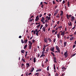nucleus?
Returning <instances> with one entry per match:
<instances>
[{
    "mask_svg": "<svg viewBox=\"0 0 76 76\" xmlns=\"http://www.w3.org/2000/svg\"><path fill=\"white\" fill-rule=\"evenodd\" d=\"M51 14H48V16H49V17H48V16H47L46 17V18L47 19H48V20H50V19H51V17H50L51 16Z\"/></svg>",
    "mask_w": 76,
    "mask_h": 76,
    "instance_id": "obj_1",
    "label": "nucleus"
},
{
    "mask_svg": "<svg viewBox=\"0 0 76 76\" xmlns=\"http://www.w3.org/2000/svg\"><path fill=\"white\" fill-rule=\"evenodd\" d=\"M55 47L56 48V49L57 51H58V53H60V48H59V47H58V46H57V45H56L55 46Z\"/></svg>",
    "mask_w": 76,
    "mask_h": 76,
    "instance_id": "obj_2",
    "label": "nucleus"
},
{
    "mask_svg": "<svg viewBox=\"0 0 76 76\" xmlns=\"http://www.w3.org/2000/svg\"><path fill=\"white\" fill-rule=\"evenodd\" d=\"M72 16V15H69L68 14H66V18L68 19H69V18H71Z\"/></svg>",
    "mask_w": 76,
    "mask_h": 76,
    "instance_id": "obj_3",
    "label": "nucleus"
},
{
    "mask_svg": "<svg viewBox=\"0 0 76 76\" xmlns=\"http://www.w3.org/2000/svg\"><path fill=\"white\" fill-rule=\"evenodd\" d=\"M54 49H55L54 47H53L52 48H50V51H52L53 53H54Z\"/></svg>",
    "mask_w": 76,
    "mask_h": 76,
    "instance_id": "obj_4",
    "label": "nucleus"
},
{
    "mask_svg": "<svg viewBox=\"0 0 76 76\" xmlns=\"http://www.w3.org/2000/svg\"><path fill=\"white\" fill-rule=\"evenodd\" d=\"M39 15H38L36 17L35 21H38L39 20Z\"/></svg>",
    "mask_w": 76,
    "mask_h": 76,
    "instance_id": "obj_5",
    "label": "nucleus"
},
{
    "mask_svg": "<svg viewBox=\"0 0 76 76\" xmlns=\"http://www.w3.org/2000/svg\"><path fill=\"white\" fill-rule=\"evenodd\" d=\"M64 55L65 56V58H66L67 57V56H68V53H67V52H65L64 53Z\"/></svg>",
    "mask_w": 76,
    "mask_h": 76,
    "instance_id": "obj_6",
    "label": "nucleus"
},
{
    "mask_svg": "<svg viewBox=\"0 0 76 76\" xmlns=\"http://www.w3.org/2000/svg\"><path fill=\"white\" fill-rule=\"evenodd\" d=\"M53 61L54 62V63H57V61H56V60H57V59L56 57H53Z\"/></svg>",
    "mask_w": 76,
    "mask_h": 76,
    "instance_id": "obj_7",
    "label": "nucleus"
},
{
    "mask_svg": "<svg viewBox=\"0 0 76 76\" xmlns=\"http://www.w3.org/2000/svg\"><path fill=\"white\" fill-rule=\"evenodd\" d=\"M48 40L49 43L52 42V40L50 39V38H48Z\"/></svg>",
    "mask_w": 76,
    "mask_h": 76,
    "instance_id": "obj_8",
    "label": "nucleus"
},
{
    "mask_svg": "<svg viewBox=\"0 0 76 76\" xmlns=\"http://www.w3.org/2000/svg\"><path fill=\"white\" fill-rule=\"evenodd\" d=\"M46 28V27H43L42 28V31H44V32H45Z\"/></svg>",
    "mask_w": 76,
    "mask_h": 76,
    "instance_id": "obj_9",
    "label": "nucleus"
},
{
    "mask_svg": "<svg viewBox=\"0 0 76 76\" xmlns=\"http://www.w3.org/2000/svg\"><path fill=\"white\" fill-rule=\"evenodd\" d=\"M45 20V18L44 17H42V19L41 20V22L44 21Z\"/></svg>",
    "mask_w": 76,
    "mask_h": 76,
    "instance_id": "obj_10",
    "label": "nucleus"
},
{
    "mask_svg": "<svg viewBox=\"0 0 76 76\" xmlns=\"http://www.w3.org/2000/svg\"><path fill=\"white\" fill-rule=\"evenodd\" d=\"M25 52V51L23 50L21 51V53L23 54H24Z\"/></svg>",
    "mask_w": 76,
    "mask_h": 76,
    "instance_id": "obj_11",
    "label": "nucleus"
},
{
    "mask_svg": "<svg viewBox=\"0 0 76 76\" xmlns=\"http://www.w3.org/2000/svg\"><path fill=\"white\" fill-rule=\"evenodd\" d=\"M64 47H65L66 46V45H67V42H64Z\"/></svg>",
    "mask_w": 76,
    "mask_h": 76,
    "instance_id": "obj_12",
    "label": "nucleus"
},
{
    "mask_svg": "<svg viewBox=\"0 0 76 76\" xmlns=\"http://www.w3.org/2000/svg\"><path fill=\"white\" fill-rule=\"evenodd\" d=\"M41 70H42L40 69H37V70H36V72H41Z\"/></svg>",
    "mask_w": 76,
    "mask_h": 76,
    "instance_id": "obj_13",
    "label": "nucleus"
},
{
    "mask_svg": "<svg viewBox=\"0 0 76 76\" xmlns=\"http://www.w3.org/2000/svg\"><path fill=\"white\" fill-rule=\"evenodd\" d=\"M28 43H29V44H30L29 45H32V42H31V41H29Z\"/></svg>",
    "mask_w": 76,
    "mask_h": 76,
    "instance_id": "obj_14",
    "label": "nucleus"
},
{
    "mask_svg": "<svg viewBox=\"0 0 76 76\" xmlns=\"http://www.w3.org/2000/svg\"><path fill=\"white\" fill-rule=\"evenodd\" d=\"M44 41H45V43H47L48 42V40L47 39V38L44 39Z\"/></svg>",
    "mask_w": 76,
    "mask_h": 76,
    "instance_id": "obj_15",
    "label": "nucleus"
},
{
    "mask_svg": "<svg viewBox=\"0 0 76 76\" xmlns=\"http://www.w3.org/2000/svg\"><path fill=\"white\" fill-rule=\"evenodd\" d=\"M69 23H68L69 26H72V23H71V22L70 21H69Z\"/></svg>",
    "mask_w": 76,
    "mask_h": 76,
    "instance_id": "obj_16",
    "label": "nucleus"
},
{
    "mask_svg": "<svg viewBox=\"0 0 76 76\" xmlns=\"http://www.w3.org/2000/svg\"><path fill=\"white\" fill-rule=\"evenodd\" d=\"M40 30H39V31H38V29H37L35 30V31L36 32H39V31H40Z\"/></svg>",
    "mask_w": 76,
    "mask_h": 76,
    "instance_id": "obj_17",
    "label": "nucleus"
},
{
    "mask_svg": "<svg viewBox=\"0 0 76 76\" xmlns=\"http://www.w3.org/2000/svg\"><path fill=\"white\" fill-rule=\"evenodd\" d=\"M27 42H28V39L24 40V42L25 44H26V43H27Z\"/></svg>",
    "mask_w": 76,
    "mask_h": 76,
    "instance_id": "obj_18",
    "label": "nucleus"
},
{
    "mask_svg": "<svg viewBox=\"0 0 76 76\" xmlns=\"http://www.w3.org/2000/svg\"><path fill=\"white\" fill-rule=\"evenodd\" d=\"M44 56H45V55L44 54H42L40 56V58H41V57H44Z\"/></svg>",
    "mask_w": 76,
    "mask_h": 76,
    "instance_id": "obj_19",
    "label": "nucleus"
},
{
    "mask_svg": "<svg viewBox=\"0 0 76 76\" xmlns=\"http://www.w3.org/2000/svg\"><path fill=\"white\" fill-rule=\"evenodd\" d=\"M61 13L60 14V16H62L63 15V11H61Z\"/></svg>",
    "mask_w": 76,
    "mask_h": 76,
    "instance_id": "obj_20",
    "label": "nucleus"
},
{
    "mask_svg": "<svg viewBox=\"0 0 76 76\" xmlns=\"http://www.w3.org/2000/svg\"><path fill=\"white\" fill-rule=\"evenodd\" d=\"M34 70V67H32L31 70V72H33Z\"/></svg>",
    "mask_w": 76,
    "mask_h": 76,
    "instance_id": "obj_21",
    "label": "nucleus"
},
{
    "mask_svg": "<svg viewBox=\"0 0 76 76\" xmlns=\"http://www.w3.org/2000/svg\"><path fill=\"white\" fill-rule=\"evenodd\" d=\"M28 46V45H26L24 47V49H26V47H27Z\"/></svg>",
    "mask_w": 76,
    "mask_h": 76,
    "instance_id": "obj_22",
    "label": "nucleus"
},
{
    "mask_svg": "<svg viewBox=\"0 0 76 76\" xmlns=\"http://www.w3.org/2000/svg\"><path fill=\"white\" fill-rule=\"evenodd\" d=\"M68 4H67V5L68 7H70V2L69 1H68L67 2Z\"/></svg>",
    "mask_w": 76,
    "mask_h": 76,
    "instance_id": "obj_23",
    "label": "nucleus"
},
{
    "mask_svg": "<svg viewBox=\"0 0 76 76\" xmlns=\"http://www.w3.org/2000/svg\"><path fill=\"white\" fill-rule=\"evenodd\" d=\"M34 62L35 63L36 62V58L34 57Z\"/></svg>",
    "mask_w": 76,
    "mask_h": 76,
    "instance_id": "obj_24",
    "label": "nucleus"
},
{
    "mask_svg": "<svg viewBox=\"0 0 76 76\" xmlns=\"http://www.w3.org/2000/svg\"><path fill=\"white\" fill-rule=\"evenodd\" d=\"M51 54L52 55H53V57H55V55H54V53H53V52H51Z\"/></svg>",
    "mask_w": 76,
    "mask_h": 76,
    "instance_id": "obj_25",
    "label": "nucleus"
},
{
    "mask_svg": "<svg viewBox=\"0 0 76 76\" xmlns=\"http://www.w3.org/2000/svg\"><path fill=\"white\" fill-rule=\"evenodd\" d=\"M61 35H63V36H64V33L63 32H62L61 33Z\"/></svg>",
    "mask_w": 76,
    "mask_h": 76,
    "instance_id": "obj_26",
    "label": "nucleus"
},
{
    "mask_svg": "<svg viewBox=\"0 0 76 76\" xmlns=\"http://www.w3.org/2000/svg\"><path fill=\"white\" fill-rule=\"evenodd\" d=\"M60 36H61L60 35H59L58 34H57V35L58 38H60Z\"/></svg>",
    "mask_w": 76,
    "mask_h": 76,
    "instance_id": "obj_27",
    "label": "nucleus"
},
{
    "mask_svg": "<svg viewBox=\"0 0 76 76\" xmlns=\"http://www.w3.org/2000/svg\"><path fill=\"white\" fill-rule=\"evenodd\" d=\"M72 19H73L74 20H75V18L74 16H72L71 17Z\"/></svg>",
    "mask_w": 76,
    "mask_h": 76,
    "instance_id": "obj_28",
    "label": "nucleus"
},
{
    "mask_svg": "<svg viewBox=\"0 0 76 76\" xmlns=\"http://www.w3.org/2000/svg\"><path fill=\"white\" fill-rule=\"evenodd\" d=\"M49 68H50V66H48L47 68V70L48 71H49Z\"/></svg>",
    "mask_w": 76,
    "mask_h": 76,
    "instance_id": "obj_29",
    "label": "nucleus"
},
{
    "mask_svg": "<svg viewBox=\"0 0 76 76\" xmlns=\"http://www.w3.org/2000/svg\"><path fill=\"white\" fill-rule=\"evenodd\" d=\"M41 23V22H39L38 23H36L35 24H36V25H39V24H40Z\"/></svg>",
    "mask_w": 76,
    "mask_h": 76,
    "instance_id": "obj_30",
    "label": "nucleus"
},
{
    "mask_svg": "<svg viewBox=\"0 0 76 76\" xmlns=\"http://www.w3.org/2000/svg\"><path fill=\"white\" fill-rule=\"evenodd\" d=\"M48 20H47V19L45 20V23H47V22H48Z\"/></svg>",
    "mask_w": 76,
    "mask_h": 76,
    "instance_id": "obj_31",
    "label": "nucleus"
},
{
    "mask_svg": "<svg viewBox=\"0 0 76 76\" xmlns=\"http://www.w3.org/2000/svg\"><path fill=\"white\" fill-rule=\"evenodd\" d=\"M58 9H57L56 10V12H55V13H58Z\"/></svg>",
    "mask_w": 76,
    "mask_h": 76,
    "instance_id": "obj_32",
    "label": "nucleus"
},
{
    "mask_svg": "<svg viewBox=\"0 0 76 76\" xmlns=\"http://www.w3.org/2000/svg\"><path fill=\"white\" fill-rule=\"evenodd\" d=\"M74 38V37H72V38H71L70 39V41H72V39H73Z\"/></svg>",
    "mask_w": 76,
    "mask_h": 76,
    "instance_id": "obj_33",
    "label": "nucleus"
},
{
    "mask_svg": "<svg viewBox=\"0 0 76 76\" xmlns=\"http://www.w3.org/2000/svg\"><path fill=\"white\" fill-rule=\"evenodd\" d=\"M29 50H31V47H32V45H29Z\"/></svg>",
    "mask_w": 76,
    "mask_h": 76,
    "instance_id": "obj_34",
    "label": "nucleus"
},
{
    "mask_svg": "<svg viewBox=\"0 0 76 76\" xmlns=\"http://www.w3.org/2000/svg\"><path fill=\"white\" fill-rule=\"evenodd\" d=\"M42 14H40L39 15V18H41L42 17Z\"/></svg>",
    "mask_w": 76,
    "mask_h": 76,
    "instance_id": "obj_35",
    "label": "nucleus"
},
{
    "mask_svg": "<svg viewBox=\"0 0 76 76\" xmlns=\"http://www.w3.org/2000/svg\"><path fill=\"white\" fill-rule=\"evenodd\" d=\"M40 25H41V24L38 25V26H37V28H39V26H40Z\"/></svg>",
    "mask_w": 76,
    "mask_h": 76,
    "instance_id": "obj_36",
    "label": "nucleus"
},
{
    "mask_svg": "<svg viewBox=\"0 0 76 76\" xmlns=\"http://www.w3.org/2000/svg\"><path fill=\"white\" fill-rule=\"evenodd\" d=\"M21 41L22 44H23L24 43V42L23 41V39H21Z\"/></svg>",
    "mask_w": 76,
    "mask_h": 76,
    "instance_id": "obj_37",
    "label": "nucleus"
},
{
    "mask_svg": "<svg viewBox=\"0 0 76 76\" xmlns=\"http://www.w3.org/2000/svg\"><path fill=\"white\" fill-rule=\"evenodd\" d=\"M59 41L60 42V43L61 44H62V40L61 39Z\"/></svg>",
    "mask_w": 76,
    "mask_h": 76,
    "instance_id": "obj_38",
    "label": "nucleus"
},
{
    "mask_svg": "<svg viewBox=\"0 0 76 76\" xmlns=\"http://www.w3.org/2000/svg\"><path fill=\"white\" fill-rule=\"evenodd\" d=\"M33 20L34 19L29 20V22H32V20Z\"/></svg>",
    "mask_w": 76,
    "mask_h": 76,
    "instance_id": "obj_39",
    "label": "nucleus"
},
{
    "mask_svg": "<svg viewBox=\"0 0 76 76\" xmlns=\"http://www.w3.org/2000/svg\"><path fill=\"white\" fill-rule=\"evenodd\" d=\"M39 74V73L37 72L35 74V75H38Z\"/></svg>",
    "mask_w": 76,
    "mask_h": 76,
    "instance_id": "obj_40",
    "label": "nucleus"
},
{
    "mask_svg": "<svg viewBox=\"0 0 76 76\" xmlns=\"http://www.w3.org/2000/svg\"><path fill=\"white\" fill-rule=\"evenodd\" d=\"M75 28H76V25H75L74 26V27H73V28H72V30H73L75 29Z\"/></svg>",
    "mask_w": 76,
    "mask_h": 76,
    "instance_id": "obj_41",
    "label": "nucleus"
},
{
    "mask_svg": "<svg viewBox=\"0 0 76 76\" xmlns=\"http://www.w3.org/2000/svg\"><path fill=\"white\" fill-rule=\"evenodd\" d=\"M49 50V48H48L46 50V52H48V51Z\"/></svg>",
    "mask_w": 76,
    "mask_h": 76,
    "instance_id": "obj_42",
    "label": "nucleus"
},
{
    "mask_svg": "<svg viewBox=\"0 0 76 76\" xmlns=\"http://www.w3.org/2000/svg\"><path fill=\"white\" fill-rule=\"evenodd\" d=\"M76 55V54L75 53L74 54H73L71 56V57H73V56H75Z\"/></svg>",
    "mask_w": 76,
    "mask_h": 76,
    "instance_id": "obj_43",
    "label": "nucleus"
},
{
    "mask_svg": "<svg viewBox=\"0 0 76 76\" xmlns=\"http://www.w3.org/2000/svg\"><path fill=\"white\" fill-rule=\"evenodd\" d=\"M29 64L28 63H27L26 65V66H29V67L30 66H29Z\"/></svg>",
    "mask_w": 76,
    "mask_h": 76,
    "instance_id": "obj_44",
    "label": "nucleus"
},
{
    "mask_svg": "<svg viewBox=\"0 0 76 76\" xmlns=\"http://www.w3.org/2000/svg\"><path fill=\"white\" fill-rule=\"evenodd\" d=\"M42 27H43V25H42L40 27V29H42Z\"/></svg>",
    "mask_w": 76,
    "mask_h": 76,
    "instance_id": "obj_45",
    "label": "nucleus"
},
{
    "mask_svg": "<svg viewBox=\"0 0 76 76\" xmlns=\"http://www.w3.org/2000/svg\"><path fill=\"white\" fill-rule=\"evenodd\" d=\"M45 28L47 27H48V25H47V23H46L45 25Z\"/></svg>",
    "mask_w": 76,
    "mask_h": 76,
    "instance_id": "obj_46",
    "label": "nucleus"
},
{
    "mask_svg": "<svg viewBox=\"0 0 76 76\" xmlns=\"http://www.w3.org/2000/svg\"><path fill=\"white\" fill-rule=\"evenodd\" d=\"M38 33H39V32L36 33V34L37 36H38Z\"/></svg>",
    "mask_w": 76,
    "mask_h": 76,
    "instance_id": "obj_47",
    "label": "nucleus"
},
{
    "mask_svg": "<svg viewBox=\"0 0 76 76\" xmlns=\"http://www.w3.org/2000/svg\"><path fill=\"white\" fill-rule=\"evenodd\" d=\"M58 28L59 29H60V28H62V26H58Z\"/></svg>",
    "mask_w": 76,
    "mask_h": 76,
    "instance_id": "obj_48",
    "label": "nucleus"
},
{
    "mask_svg": "<svg viewBox=\"0 0 76 76\" xmlns=\"http://www.w3.org/2000/svg\"><path fill=\"white\" fill-rule=\"evenodd\" d=\"M56 39H54L53 40V42H56Z\"/></svg>",
    "mask_w": 76,
    "mask_h": 76,
    "instance_id": "obj_49",
    "label": "nucleus"
},
{
    "mask_svg": "<svg viewBox=\"0 0 76 76\" xmlns=\"http://www.w3.org/2000/svg\"><path fill=\"white\" fill-rule=\"evenodd\" d=\"M53 4H56V3H55V1H53Z\"/></svg>",
    "mask_w": 76,
    "mask_h": 76,
    "instance_id": "obj_50",
    "label": "nucleus"
},
{
    "mask_svg": "<svg viewBox=\"0 0 76 76\" xmlns=\"http://www.w3.org/2000/svg\"><path fill=\"white\" fill-rule=\"evenodd\" d=\"M22 61H23V62H25V60H24V59H23V58L22 59Z\"/></svg>",
    "mask_w": 76,
    "mask_h": 76,
    "instance_id": "obj_51",
    "label": "nucleus"
},
{
    "mask_svg": "<svg viewBox=\"0 0 76 76\" xmlns=\"http://www.w3.org/2000/svg\"><path fill=\"white\" fill-rule=\"evenodd\" d=\"M54 70H56V66H55V64L54 65Z\"/></svg>",
    "mask_w": 76,
    "mask_h": 76,
    "instance_id": "obj_52",
    "label": "nucleus"
},
{
    "mask_svg": "<svg viewBox=\"0 0 76 76\" xmlns=\"http://www.w3.org/2000/svg\"><path fill=\"white\" fill-rule=\"evenodd\" d=\"M44 52H45V51H42V54H44V53H45Z\"/></svg>",
    "mask_w": 76,
    "mask_h": 76,
    "instance_id": "obj_53",
    "label": "nucleus"
},
{
    "mask_svg": "<svg viewBox=\"0 0 76 76\" xmlns=\"http://www.w3.org/2000/svg\"><path fill=\"white\" fill-rule=\"evenodd\" d=\"M57 13H56V12L54 14V16H56V15H57Z\"/></svg>",
    "mask_w": 76,
    "mask_h": 76,
    "instance_id": "obj_54",
    "label": "nucleus"
},
{
    "mask_svg": "<svg viewBox=\"0 0 76 76\" xmlns=\"http://www.w3.org/2000/svg\"><path fill=\"white\" fill-rule=\"evenodd\" d=\"M76 47V45H74L72 46L73 48H75Z\"/></svg>",
    "mask_w": 76,
    "mask_h": 76,
    "instance_id": "obj_55",
    "label": "nucleus"
},
{
    "mask_svg": "<svg viewBox=\"0 0 76 76\" xmlns=\"http://www.w3.org/2000/svg\"><path fill=\"white\" fill-rule=\"evenodd\" d=\"M21 66H23V67H25V65H24V64H21Z\"/></svg>",
    "mask_w": 76,
    "mask_h": 76,
    "instance_id": "obj_56",
    "label": "nucleus"
},
{
    "mask_svg": "<svg viewBox=\"0 0 76 76\" xmlns=\"http://www.w3.org/2000/svg\"><path fill=\"white\" fill-rule=\"evenodd\" d=\"M52 33H53V32H56V31L54 30H52Z\"/></svg>",
    "mask_w": 76,
    "mask_h": 76,
    "instance_id": "obj_57",
    "label": "nucleus"
},
{
    "mask_svg": "<svg viewBox=\"0 0 76 76\" xmlns=\"http://www.w3.org/2000/svg\"><path fill=\"white\" fill-rule=\"evenodd\" d=\"M37 55H38V57H39V56H40V55L39 54V53H38L37 54Z\"/></svg>",
    "mask_w": 76,
    "mask_h": 76,
    "instance_id": "obj_58",
    "label": "nucleus"
},
{
    "mask_svg": "<svg viewBox=\"0 0 76 76\" xmlns=\"http://www.w3.org/2000/svg\"><path fill=\"white\" fill-rule=\"evenodd\" d=\"M57 18H60V16H59V14H58V15L56 16Z\"/></svg>",
    "mask_w": 76,
    "mask_h": 76,
    "instance_id": "obj_59",
    "label": "nucleus"
},
{
    "mask_svg": "<svg viewBox=\"0 0 76 76\" xmlns=\"http://www.w3.org/2000/svg\"><path fill=\"white\" fill-rule=\"evenodd\" d=\"M35 40H32V42L34 43V42H35Z\"/></svg>",
    "mask_w": 76,
    "mask_h": 76,
    "instance_id": "obj_60",
    "label": "nucleus"
},
{
    "mask_svg": "<svg viewBox=\"0 0 76 76\" xmlns=\"http://www.w3.org/2000/svg\"><path fill=\"white\" fill-rule=\"evenodd\" d=\"M62 3L63 4H64L65 3V1L64 0L63 1Z\"/></svg>",
    "mask_w": 76,
    "mask_h": 76,
    "instance_id": "obj_61",
    "label": "nucleus"
},
{
    "mask_svg": "<svg viewBox=\"0 0 76 76\" xmlns=\"http://www.w3.org/2000/svg\"><path fill=\"white\" fill-rule=\"evenodd\" d=\"M43 51H45V48H43Z\"/></svg>",
    "mask_w": 76,
    "mask_h": 76,
    "instance_id": "obj_62",
    "label": "nucleus"
},
{
    "mask_svg": "<svg viewBox=\"0 0 76 76\" xmlns=\"http://www.w3.org/2000/svg\"><path fill=\"white\" fill-rule=\"evenodd\" d=\"M32 38H33V36H32V37H31L29 39L30 40H31V39H32Z\"/></svg>",
    "mask_w": 76,
    "mask_h": 76,
    "instance_id": "obj_63",
    "label": "nucleus"
},
{
    "mask_svg": "<svg viewBox=\"0 0 76 76\" xmlns=\"http://www.w3.org/2000/svg\"><path fill=\"white\" fill-rule=\"evenodd\" d=\"M19 38H22V36H20L19 37Z\"/></svg>",
    "mask_w": 76,
    "mask_h": 76,
    "instance_id": "obj_64",
    "label": "nucleus"
}]
</instances>
